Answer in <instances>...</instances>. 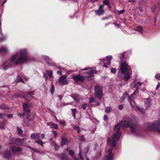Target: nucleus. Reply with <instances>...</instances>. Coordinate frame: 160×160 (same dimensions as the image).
Here are the masks:
<instances>
[{
  "label": "nucleus",
  "mask_w": 160,
  "mask_h": 160,
  "mask_svg": "<svg viewBox=\"0 0 160 160\" xmlns=\"http://www.w3.org/2000/svg\"><path fill=\"white\" fill-rule=\"evenodd\" d=\"M68 143V140L64 138H62L61 139V145L63 146L64 145L67 144Z\"/></svg>",
  "instance_id": "obj_15"
},
{
  "label": "nucleus",
  "mask_w": 160,
  "mask_h": 160,
  "mask_svg": "<svg viewBox=\"0 0 160 160\" xmlns=\"http://www.w3.org/2000/svg\"><path fill=\"white\" fill-rule=\"evenodd\" d=\"M55 146V149L56 151L59 148V146L56 143L54 144Z\"/></svg>",
  "instance_id": "obj_43"
},
{
  "label": "nucleus",
  "mask_w": 160,
  "mask_h": 160,
  "mask_svg": "<svg viewBox=\"0 0 160 160\" xmlns=\"http://www.w3.org/2000/svg\"><path fill=\"white\" fill-rule=\"evenodd\" d=\"M41 137L42 138H44L45 137V135L44 133H42L41 134Z\"/></svg>",
  "instance_id": "obj_63"
},
{
  "label": "nucleus",
  "mask_w": 160,
  "mask_h": 160,
  "mask_svg": "<svg viewBox=\"0 0 160 160\" xmlns=\"http://www.w3.org/2000/svg\"><path fill=\"white\" fill-rule=\"evenodd\" d=\"M70 96L76 101H77L80 98L79 95L76 93H72Z\"/></svg>",
  "instance_id": "obj_13"
},
{
  "label": "nucleus",
  "mask_w": 160,
  "mask_h": 160,
  "mask_svg": "<svg viewBox=\"0 0 160 160\" xmlns=\"http://www.w3.org/2000/svg\"><path fill=\"white\" fill-rule=\"evenodd\" d=\"M87 107V104L86 103H84L82 104L81 106V108H82L83 110H85L86 109Z\"/></svg>",
  "instance_id": "obj_38"
},
{
  "label": "nucleus",
  "mask_w": 160,
  "mask_h": 160,
  "mask_svg": "<svg viewBox=\"0 0 160 160\" xmlns=\"http://www.w3.org/2000/svg\"><path fill=\"white\" fill-rule=\"evenodd\" d=\"M89 102L90 103H92L93 102H96V100L94 98H93L92 97H90L89 99Z\"/></svg>",
  "instance_id": "obj_29"
},
{
  "label": "nucleus",
  "mask_w": 160,
  "mask_h": 160,
  "mask_svg": "<svg viewBox=\"0 0 160 160\" xmlns=\"http://www.w3.org/2000/svg\"><path fill=\"white\" fill-rule=\"evenodd\" d=\"M125 73V72H122L120 70H119L118 73V74H117L118 77V78H119V79L122 78L123 77V74Z\"/></svg>",
  "instance_id": "obj_17"
},
{
  "label": "nucleus",
  "mask_w": 160,
  "mask_h": 160,
  "mask_svg": "<svg viewBox=\"0 0 160 160\" xmlns=\"http://www.w3.org/2000/svg\"><path fill=\"white\" fill-rule=\"evenodd\" d=\"M117 69L115 68H111V72L113 73H115L117 71Z\"/></svg>",
  "instance_id": "obj_35"
},
{
  "label": "nucleus",
  "mask_w": 160,
  "mask_h": 160,
  "mask_svg": "<svg viewBox=\"0 0 160 160\" xmlns=\"http://www.w3.org/2000/svg\"><path fill=\"white\" fill-rule=\"evenodd\" d=\"M72 79L75 82H82L85 79V77L78 75H73Z\"/></svg>",
  "instance_id": "obj_7"
},
{
  "label": "nucleus",
  "mask_w": 160,
  "mask_h": 160,
  "mask_svg": "<svg viewBox=\"0 0 160 160\" xmlns=\"http://www.w3.org/2000/svg\"><path fill=\"white\" fill-rule=\"evenodd\" d=\"M8 118H11L13 117V115L12 114H9L7 115Z\"/></svg>",
  "instance_id": "obj_53"
},
{
  "label": "nucleus",
  "mask_w": 160,
  "mask_h": 160,
  "mask_svg": "<svg viewBox=\"0 0 160 160\" xmlns=\"http://www.w3.org/2000/svg\"><path fill=\"white\" fill-rule=\"evenodd\" d=\"M36 142L38 144L42 146H43V142L40 140H37L36 141Z\"/></svg>",
  "instance_id": "obj_33"
},
{
  "label": "nucleus",
  "mask_w": 160,
  "mask_h": 160,
  "mask_svg": "<svg viewBox=\"0 0 160 160\" xmlns=\"http://www.w3.org/2000/svg\"><path fill=\"white\" fill-rule=\"evenodd\" d=\"M62 71H58L57 72V73L59 75H61L62 73Z\"/></svg>",
  "instance_id": "obj_59"
},
{
  "label": "nucleus",
  "mask_w": 160,
  "mask_h": 160,
  "mask_svg": "<svg viewBox=\"0 0 160 160\" xmlns=\"http://www.w3.org/2000/svg\"><path fill=\"white\" fill-rule=\"evenodd\" d=\"M118 14H121L123 13L124 12L125 10L124 9H123L120 11L118 10Z\"/></svg>",
  "instance_id": "obj_42"
},
{
  "label": "nucleus",
  "mask_w": 160,
  "mask_h": 160,
  "mask_svg": "<svg viewBox=\"0 0 160 160\" xmlns=\"http://www.w3.org/2000/svg\"><path fill=\"white\" fill-rule=\"evenodd\" d=\"M68 154L70 155H72L73 154L74 152L72 150H70L68 152Z\"/></svg>",
  "instance_id": "obj_52"
},
{
  "label": "nucleus",
  "mask_w": 160,
  "mask_h": 160,
  "mask_svg": "<svg viewBox=\"0 0 160 160\" xmlns=\"http://www.w3.org/2000/svg\"><path fill=\"white\" fill-rule=\"evenodd\" d=\"M24 139H20L19 138H16L14 140L13 142L15 144L20 145H21L24 141Z\"/></svg>",
  "instance_id": "obj_12"
},
{
  "label": "nucleus",
  "mask_w": 160,
  "mask_h": 160,
  "mask_svg": "<svg viewBox=\"0 0 160 160\" xmlns=\"http://www.w3.org/2000/svg\"><path fill=\"white\" fill-rule=\"evenodd\" d=\"M46 72L48 75L51 78L52 76V70H47Z\"/></svg>",
  "instance_id": "obj_22"
},
{
  "label": "nucleus",
  "mask_w": 160,
  "mask_h": 160,
  "mask_svg": "<svg viewBox=\"0 0 160 160\" xmlns=\"http://www.w3.org/2000/svg\"><path fill=\"white\" fill-rule=\"evenodd\" d=\"M52 127L54 128L55 129H57L58 128V126L56 124L54 123H52Z\"/></svg>",
  "instance_id": "obj_41"
},
{
  "label": "nucleus",
  "mask_w": 160,
  "mask_h": 160,
  "mask_svg": "<svg viewBox=\"0 0 160 160\" xmlns=\"http://www.w3.org/2000/svg\"><path fill=\"white\" fill-rule=\"evenodd\" d=\"M104 120L105 121H107V120L108 119V117L106 115H105L104 116Z\"/></svg>",
  "instance_id": "obj_57"
},
{
  "label": "nucleus",
  "mask_w": 160,
  "mask_h": 160,
  "mask_svg": "<svg viewBox=\"0 0 160 160\" xmlns=\"http://www.w3.org/2000/svg\"><path fill=\"white\" fill-rule=\"evenodd\" d=\"M43 58L45 61L47 62V63L49 64L50 62V59L47 56H44Z\"/></svg>",
  "instance_id": "obj_20"
},
{
  "label": "nucleus",
  "mask_w": 160,
  "mask_h": 160,
  "mask_svg": "<svg viewBox=\"0 0 160 160\" xmlns=\"http://www.w3.org/2000/svg\"><path fill=\"white\" fill-rule=\"evenodd\" d=\"M62 160H64L65 159L67 160V159H68V154L66 153H63L62 156Z\"/></svg>",
  "instance_id": "obj_18"
},
{
  "label": "nucleus",
  "mask_w": 160,
  "mask_h": 160,
  "mask_svg": "<svg viewBox=\"0 0 160 160\" xmlns=\"http://www.w3.org/2000/svg\"><path fill=\"white\" fill-rule=\"evenodd\" d=\"M112 149H110L107 151V155L104 158V160H112L113 159V154L112 152Z\"/></svg>",
  "instance_id": "obj_6"
},
{
  "label": "nucleus",
  "mask_w": 160,
  "mask_h": 160,
  "mask_svg": "<svg viewBox=\"0 0 160 160\" xmlns=\"http://www.w3.org/2000/svg\"><path fill=\"white\" fill-rule=\"evenodd\" d=\"M72 104L71 103H63V106H65L68 105H71Z\"/></svg>",
  "instance_id": "obj_61"
},
{
  "label": "nucleus",
  "mask_w": 160,
  "mask_h": 160,
  "mask_svg": "<svg viewBox=\"0 0 160 160\" xmlns=\"http://www.w3.org/2000/svg\"><path fill=\"white\" fill-rule=\"evenodd\" d=\"M34 151H35L36 152L40 153H44V152L43 151H39V150H37L36 149H35Z\"/></svg>",
  "instance_id": "obj_44"
},
{
  "label": "nucleus",
  "mask_w": 160,
  "mask_h": 160,
  "mask_svg": "<svg viewBox=\"0 0 160 160\" xmlns=\"http://www.w3.org/2000/svg\"><path fill=\"white\" fill-rule=\"evenodd\" d=\"M80 139L82 142L85 141V138L83 135H82Z\"/></svg>",
  "instance_id": "obj_51"
},
{
  "label": "nucleus",
  "mask_w": 160,
  "mask_h": 160,
  "mask_svg": "<svg viewBox=\"0 0 160 160\" xmlns=\"http://www.w3.org/2000/svg\"><path fill=\"white\" fill-rule=\"evenodd\" d=\"M71 110L72 111V116L75 119L76 118L75 114L77 111L76 109H72Z\"/></svg>",
  "instance_id": "obj_21"
},
{
  "label": "nucleus",
  "mask_w": 160,
  "mask_h": 160,
  "mask_svg": "<svg viewBox=\"0 0 160 160\" xmlns=\"http://www.w3.org/2000/svg\"><path fill=\"white\" fill-rule=\"evenodd\" d=\"M78 155H79V157H80V158L82 160H83V157L82 156L80 152H79V153H78Z\"/></svg>",
  "instance_id": "obj_54"
},
{
  "label": "nucleus",
  "mask_w": 160,
  "mask_h": 160,
  "mask_svg": "<svg viewBox=\"0 0 160 160\" xmlns=\"http://www.w3.org/2000/svg\"><path fill=\"white\" fill-rule=\"evenodd\" d=\"M34 92H35L34 91H33L32 92H25V94L26 96H27V94H28V95H29L31 97H33L32 96V95H34Z\"/></svg>",
  "instance_id": "obj_27"
},
{
  "label": "nucleus",
  "mask_w": 160,
  "mask_h": 160,
  "mask_svg": "<svg viewBox=\"0 0 160 160\" xmlns=\"http://www.w3.org/2000/svg\"><path fill=\"white\" fill-rule=\"evenodd\" d=\"M102 88L99 85H97L95 86V96L96 98L100 100L103 96Z\"/></svg>",
  "instance_id": "obj_4"
},
{
  "label": "nucleus",
  "mask_w": 160,
  "mask_h": 160,
  "mask_svg": "<svg viewBox=\"0 0 160 160\" xmlns=\"http://www.w3.org/2000/svg\"><path fill=\"white\" fill-rule=\"evenodd\" d=\"M9 155L10 154L8 153H6L4 154V157L7 158H8Z\"/></svg>",
  "instance_id": "obj_50"
},
{
  "label": "nucleus",
  "mask_w": 160,
  "mask_h": 160,
  "mask_svg": "<svg viewBox=\"0 0 160 160\" xmlns=\"http://www.w3.org/2000/svg\"><path fill=\"white\" fill-rule=\"evenodd\" d=\"M97 71L95 70H92L88 71L87 73L89 75L90 77H92L93 76V74H97Z\"/></svg>",
  "instance_id": "obj_16"
},
{
  "label": "nucleus",
  "mask_w": 160,
  "mask_h": 160,
  "mask_svg": "<svg viewBox=\"0 0 160 160\" xmlns=\"http://www.w3.org/2000/svg\"><path fill=\"white\" fill-rule=\"evenodd\" d=\"M125 53V52H123L122 53L120 54L121 56L119 58L121 60L123 59L124 58Z\"/></svg>",
  "instance_id": "obj_39"
},
{
  "label": "nucleus",
  "mask_w": 160,
  "mask_h": 160,
  "mask_svg": "<svg viewBox=\"0 0 160 160\" xmlns=\"http://www.w3.org/2000/svg\"><path fill=\"white\" fill-rule=\"evenodd\" d=\"M7 49L3 47L0 48V53H3L6 52L7 51Z\"/></svg>",
  "instance_id": "obj_26"
},
{
  "label": "nucleus",
  "mask_w": 160,
  "mask_h": 160,
  "mask_svg": "<svg viewBox=\"0 0 160 160\" xmlns=\"http://www.w3.org/2000/svg\"><path fill=\"white\" fill-rule=\"evenodd\" d=\"M23 110L25 112L28 113L30 112V110L28 108V105L26 103H23L22 104Z\"/></svg>",
  "instance_id": "obj_14"
},
{
  "label": "nucleus",
  "mask_w": 160,
  "mask_h": 160,
  "mask_svg": "<svg viewBox=\"0 0 160 160\" xmlns=\"http://www.w3.org/2000/svg\"><path fill=\"white\" fill-rule=\"evenodd\" d=\"M157 9V8L156 7H154L152 8V12H154V10Z\"/></svg>",
  "instance_id": "obj_58"
},
{
  "label": "nucleus",
  "mask_w": 160,
  "mask_h": 160,
  "mask_svg": "<svg viewBox=\"0 0 160 160\" xmlns=\"http://www.w3.org/2000/svg\"><path fill=\"white\" fill-rule=\"evenodd\" d=\"M136 30L137 31L141 33H142L143 29L141 27L139 26L137 27Z\"/></svg>",
  "instance_id": "obj_25"
},
{
  "label": "nucleus",
  "mask_w": 160,
  "mask_h": 160,
  "mask_svg": "<svg viewBox=\"0 0 160 160\" xmlns=\"http://www.w3.org/2000/svg\"><path fill=\"white\" fill-rule=\"evenodd\" d=\"M138 88H137L134 91V92L132 94V95H136L137 93H138Z\"/></svg>",
  "instance_id": "obj_47"
},
{
  "label": "nucleus",
  "mask_w": 160,
  "mask_h": 160,
  "mask_svg": "<svg viewBox=\"0 0 160 160\" xmlns=\"http://www.w3.org/2000/svg\"><path fill=\"white\" fill-rule=\"evenodd\" d=\"M111 111V109L110 107H108L106 108L105 109V112L106 113H108L110 112Z\"/></svg>",
  "instance_id": "obj_31"
},
{
  "label": "nucleus",
  "mask_w": 160,
  "mask_h": 160,
  "mask_svg": "<svg viewBox=\"0 0 160 160\" xmlns=\"http://www.w3.org/2000/svg\"><path fill=\"white\" fill-rule=\"evenodd\" d=\"M104 5H101L99 6L98 9L95 11V13L98 16H100L102 15L104 12V10L103 9Z\"/></svg>",
  "instance_id": "obj_9"
},
{
  "label": "nucleus",
  "mask_w": 160,
  "mask_h": 160,
  "mask_svg": "<svg viewBox=\"0 0 160 160\" xmlns=\"http://www.w3.org/2000/svg\"><path fill=\"white\" fill-rule=\"evenodd\" d=\"M111 141V138H108V139L107 140V143L108 144L109 142H110Z\"/></svg>",
  "instance_id": "obj_60"
},
{
  "label": "nucleus",
  "mask_w": 160,
  "mask_h": 160,
  "mask_svg": "<svg viewBox=\"0 0 160 160\" xmlns=\"http://www.w3.org/2000/svg\"><path fill=\"white\" fill-rule=\"evenodd\" d=\"M73 129L78 131V133H79V132H81L80 128L78 126H74L73 127Z\"/></svg>",
  "instance_id": "obj_30"
},
{
  "label": "nucleus",
  "mask_w": 160,
  "mask_h": 160,
  "mask_svg": "<svg viewBox=\"0 0 160 160\" xmlns=\"http://www.w3.org/2000/svg\"><path fill=\"white\" fill-rule=\"evenodd\" d=\"M160 87V84L159 82L157 86L156 89H158V88Z\"/></svg>",
  "instance_id": "obj_64"
},
{
  "label": "nucleus",
  "mask_w": 160,
  "mask_h": 160,
  "mask_svg": "<svg viewBox=\"0 0 160 160\" xmlns=\"http://www.w3.org/2000/svg\"><path fill=\"white\" fill-rule=\"evenodd\" d=\"M16 80L19 82H22L24 83L23 79L21 78L20 75H18L17 76L16 78Z\"/></svg>",
  "instance_id": "obj_19"
},
{
  "label": "nucleus",
  "mask_w": 160,
  "mask_h": 160,
  "mask_svg": "<svg viewBox=\"0 0 160 160\" xmlns=\"http://www.w3.org/2000/svg\"><path fill=\"white\" fill-rule=\"evenodd\" d=\"M17 96L21 98H22L24 99H25L27 97V96L26 95L25 93L23 94H17L16 95Z\"/></svg>",
  "instance_id": "obj_23"
},
{
  "label": "nucleus",
  "mask_w": 160,
  "mask_h": 160,
  "mask_svg": "<svg viewBox=\"0 0 160 160\" xmlns=\"http://www.w3.org/2000/svg\"><path fill=\"white\" fill-rule=\"evenodd\" d=\"M17 130L18 131V133L19 134H21L23 133V131L21 129H20L18 127H17Z\"/></svg>",
  "instance_id": "obj_37"
},
{
  "label": "nucleus",
  "mask_w": 160,
  "mask_h": 160,
  "mask_svg": "<svg viewBox=\"0 0 160 160\" xmlns=\"http://www.w3.org/2000/svg\"><path fill=\"white\" fill-rule=\"evenodd\" d=\"M147 127L149 129L155 130L160 133V118L158 119V121L157 122L148 123Z\"/></svg>",
  "instance_id": "obj_3"
},
{
  "label": "nucleus",
  "mask_w": 160,
  "mask_h": 160,
  "mask_svg": "<svg viewBox=\"0 0 160 160\" xmlns=\"http://www.w3.org/2000/svg\"><path fill=\"white\" fill-rule=\"evenodd\" d=\"M43 77L45 78L46 81H47L48 79V77L45 72L43 73Z\"/></svg>",
  "instance_id": "obj_45"
},
{
  "label": "nucleus",
  "mask_w": 160,
  "mask_h": 160,
  "mask_svg": "<svg viewBox=\"0 0 160 160\" xmlns=\"http://www.w3.org/2000/svg\"><path fill=\"white\" fill-rule=\"evenodd\" d=\"M128 1L130 2L134 3L136 2V0H128Z\"/></svg>",
  "instance_id": "obj_56"
},
{
  "label": "nucleus",
  "mask_w": 160,
  "mask_h": 160,
  "mask_svg": "<svg viewBox=\"0 0 160 160\" xmlns=\"http://www.w3.org/2000/svg\"><path fill=\"white\" fill-rule=\"evenodd\" d=\"M128 71V72H127L126 73H125L124 74L123 78L125 81H128L130 77V76L132 73V71L131 70V71Z\"/></svg>",
  "instance_id": "obj_11"
},
{
  "label": "nucleus",
  "mask_w": 160,
  "mask_h": 160,
  "mask_svg": "<svg viewBox=\"0 0 160 160\" xmlns=\"http://www.w3.org/2000/svg\"><path fill=\"white\" fill-rule=\"evenodd\" d=\"M51 92L52 94H53L54 91V87L52 83L51 84Z\"/></svg>",
  "instance_id": "obj_32"
},
{
  "label": "nucleus",
  "mask_w": 160,
  "mask_h": 160,
  "mask_svg": "<svg viewBox=\"0 0 160 160\" xmlns=\"http://www.w3.org/2000/svg\"><path fill=\"white\" fill-rule=\"evenodd\" d=\"M59 83L62 85L68 84L67 77L65 76H61L58 79Z\"/></svg>",
  "instance_id": "obj_8"
},
{
  "label": "nucleus",
  "mask_w": 160,
  "mask_h": 160,
  "mask_svg": "<svg viewBox=\"0 0 160 160\" xmlns=\"http://www.w3.org/2000/svg\"><path fill=\"white\" fill-rule=\"evenodd\" d=\"M3 115L2 114H0V118L1 119H3Z\"/></svg>",
  "instance_id": "obj_62"
},
{
  "label": "nucleus",
  "mask_w": 160,
  "mask_h": 160,
  "mask_svg": "<svg viewBox=\"0 0 160 160\" xmlns=\"http://www.w3.org/2000/svg\"><path fill=\"white\" fill-rule=\"evenodd\" d=\"M109 2L108 0H104L103 2V3L104 5H108Z\"/></svg>",
  "instance_id": "obj_40"
},
{
  "label": "nucleus",
  "mask_w": 160,
  "mask_h": 160,
  "mask_svg": "<svg viewBox=\"0 0 160 160\" xmlns=\"http://www.w3.org/2000/svg\"><path fill=\"white\" fill-rule=\"evenodd\" d=\"M155 78L157 79L160 80V73L156 74L155 76Z\"/></svg>",
  "instance_id": "obj_36"
},
{
  "label": "nucleus",
  "mask_w": 160,
  "mask_h": 160,
  "mask_svg": "<svg viewBox=\"0 0 160 160\" xmlns=\"http://www.w3.org/2000/svg\"><path fill=\"white\" fill-rule=\"evenodd\" d=\"M30 137L33 139H36L37 138V137L35 133H32L30 135Z\"/></svg>",
  "instance_id": "obj_34"
},
{
  "label": "nucleus",
  "mask_w": 160,
  "mask_h": 160,
  "mask_svg": "<svg viewBox=\"0 0 160 160\" xmlns=\"http://www.w3.org/2000/svg\"><path fill=\"white\" fill-rule=\"evenodd\" d=\"M119 70L123 72H125L128 71H131V69L128 63L126 62H123L121 64Z\"/></svg>",
  "instance_id": "obj_5"
},
{
  "label": "nucleus",
  "mask_w": 160,
  "mask_h": 160,
  "mask_svg": "<svg viewBox=\"0 0 160 160\" xmlns=\"http://www.w3.org/2000/svg\"><path fill=\"white\" fill-rule=\"evenodd\" d=\"M142 83V82H138L137 83H136L134 86V88H138H138L141 85V84Z\"/></svg>",
  "instance_id": "obj_24"
},
{
  "label": "nucleus",
  "mask_w": 160,
  "mask_h": 160,
  "mask_svg": "<svg viewBox=\"0 0 160 160\" xmlns=\"http://www.w3.org/2000/svg\"><path fill=\"white\" fill-rule=\"evenodd\" d=\"M106 58L108 60H110L112 58V56H108L106 57Z\"/></svg>",
  "instance_id": "obj_48"
},
{
  "label": "nucleus",
  "mask_w": 160,
  "mask_h": 160,
  "mask_svg": "<svg viewBox=\"0 0 160 160\" xmlns=\"http://www.w3.org/2000/svg\"><path fill=\"white\" fill-rule=\"evenodd\" d=\"M138 88H137L134 91V92L132 94V95H136L137 93H138Z\"/></svg>",
  "instance_id": "obj_46"
},
{
  "label": "nucleus",
  "mask_w": 160,
  "mask_h": 160,
  "mask_svg": "<svg viewBox=\"0 0 160 160\" xmlns=\"http://www.w3.org/2000/svg\"><path fill=\"white\" fill-rule=\"evenodd\" d=\"M150 100L149 98H148L146 101L145 102V104L148 106L150 105Z\"/></svg>",
  "instance_id": "obj_28"
},
{
  "label": "nucleus",
  "mask_w": 160,
  "mask_h": 160,
  "mask_svg": "<svg viewBox=\"0 0 160 160\" xmlns=\"http://www.w3.org/2000/svg\"><path fill=\"white\" fill-rule=\"evenodd\" d=\"M20 56L18 58L17 60L18 54H16L12 56L11 58L7 61L1 66V69L4 70L9 68L13 65L21 64L28 60L26 56L27 51L25 50H22L20 52Z\"/></svg>",
  "instance_id": "obj_2"
},
{
  "label": "nucleus",
  "mask_w": 160,
  "mask_h": 160,
  "mask_svg": "<svg viewBox=\"0 0 160 160\" xmlns=\"http://www.w3.org/2000/svg\"><path fill=\"white\" fill-rule=\"evenodd\" d=\"M123 108V105H120L119 106V108L120 110H122Z\"/></svg>",
  "instance_id": "obj_55"
},
{
  "label": "nucleus",
  "mask_w": 160,
  "mask_h": 160,
  "mask_svg": "<svg viewBox=\"0 0 160 160\" xmlns=\"http://www.w3.org/2000/svg\"><path fill=\"white\" fill-rule=\"evenodd\" d=\"M130 127L131 132H135V129L137 128V125L135 123L132 122L130 121H128L125 120H122L118 123L116 126L115 128L117 129L112 139L111 146L114 147L116 144V140H119L121 135V133L120 131V129L122 127Z\"/></svg>",
  "instance_id": "obj_1"
},
{
  "label": "nucleus",
  "mask_w": 160,
  "mask_h": 160,
  "mask_svg": "<svg viewBox=\"0 0 160 160\" xmlns=\"http://www.w3.org/2000/svg\"><path fill=\"white\" fill-rule=\"evenodd\" d=\"M5 124L3 123H1V126H0V128L1 129H4Z\"/></svg>",
  "instance_id": "obj_49"
},
{
  "label": "nucleus",
  "mask_w": 160,
  "mask_h": 160,
  "mask_svg": "<svg viewBox=\"0 0 160 160\" xmlns=\"http://www.w3.org/2000/svg\"><path fill=\"white\" fill-rule=\"evenodd\" d=\"M11 150L14 153H19L22 151V148L18 146H13L11 148Z\"/></svg>",
  "instance_id": "obj_10"
}]
</instances>
